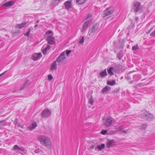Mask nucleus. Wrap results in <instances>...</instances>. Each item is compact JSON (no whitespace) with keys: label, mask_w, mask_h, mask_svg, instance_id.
<instances>
[{"label":"nucleus","mask_w":155,"mask_h":155,"mask_svg":"<svg viewBox=\"0 0 155 155\" xmlns=\"http://www.w3.org/2000/svg\"><path fill=\"white\" fill-rule=\"evenodd\" d=\"M91 15H89L88 16V17H91Z\"/></svg>","instance_id":"55"},{"label":"nucleus","mask_w":155,"mask_h":155,"mask_svg":"<svg viewBox=\"0 0 155 155\" xmlns=\"http://www.w3.org/2000/svg\"><path fill=\"white\" fill-rule=\"evenodd\" d=\"M133 83V81H129V83L130 84H132Z\"/></svg>","instance_id":"52"},{"label":"nucleus","mask_w":155,"mask_h":155,"mask_svg":"<svg viewBox=\"0 0 155 155\" xmlns=\"http://www.w3.org/2000/svg\"><path fill=\"white\" fill-rule=\"evenodd\" d=\"M114 140H108V141L107 142V147H110L114 144Z\"/></svg>","instance_id":"19"},{"label":"nucleus","mask_w":155,"mask_h":155,"mask_svg":"<svg viewBox=\"0 0 155 155\" xmlns=\"http://www.w3.org/2000/svg\"><path fill=\"white\" fill-rule=\"evenodd\" d=\"M114 71V69L113 67H110L107 70V72L111 76L113 74V71Z\"/></svg>","instance_id":"23"},{"label":"nucleus","mask_w":155,"mask_h":155,"mask_svg":"<svg viewBox=\"0 0 155 155\" xmlns=\"http://www.w3.org/2000/svg\"><path fill=\"white\" fill-rule=\"evenodd\" d=\"M39 20H38L36 21V22L37 23H38L39 22Z\"/></svg>","instance_id":"56"},{"label":"nucleus","mask_w":155,"mask_h":155,"mask_svg":"<svg viewBox=\"0 0 155 155\" xmlns=\"http://www.w3.org/2000/svg\"><path fill=\"white\" fill-rule=\"evenodd\" d=\"M139 48L138 45L137 44L136 45L132 47V50L134 51H136L137 49H138Z\"/></svg>","instance_id":"32"},{"label":"nucleus","mask_w":155,"mask_h":155,"mask_svg":"<svg viewBox=\"0 0 155 155\" xmlns=\"http://www.w3.org/2000/svg\"><path fill=\"white\" fill-rule=\"evenodd\" d=\"M18 127H21V125L20 124H18Z\"/></svg>","instance_id":"54"},{"label":"nucleus","mask_w":155,"mask_h":155,"mask_svg":"<svg viewBox=\"0 0 155 155\" xmlns=\"http://www.w3.org/2000/svg\"><path fill=\"white\" fill-rule=\"evenodd\" d=\"M104 144L102 143L101 145H97L96 148L98 149L100 151H101L104 149Z\"/></svg>","instance_id":"22"},{"label":"nucleus","mask_w":155,"mask_h":155,"mask_svg":"<svg viewBox=\"0 0 155 155\" xmlns=\"http://www.w3.org/2000/svg\"><path fill=\"white\" fill-rule=\"evenodd\" d=\"M86 0H76V2L79 4H82L84 3Z\"/></svg>","instance_id":"29"},{"label":"nucleus","mask_w":155,"mask_h":155,"mask_svg":"<svg viewBox=\"0 0 155 155\" xmlns=\"http://www.w3.org/2000/svg\"><path fill=\"white\" fill-rule=\"evenodd\" d=\"M51 112L48 108L43 110L41 113V117L43 118L49 117L51 116Z\"/></svg>","instance_id":"5"},{"label":"nucleus","mask_w":155,"mask_h":155,"mask_svg":"<svg viewBox=\"0 0 155 155\" xmlns=\"http://www.w3.org/2000/svg\"><path fill=\"white\" fill-rule=\"evenodd\" d=\"M14 4V2L12 1H9L2 5L3 7H9L12 6Z\"/></svg>","instance_id":"14"},{"label":"nucleus","mask_w":155,"mask_h":155,"mask_svg":"<svg viewBox=\"0 0 155 155\" xmlns=\"http://www.w3.org/2000/svg\"><path fill=\"white\" fill-rule=\"evenodd\" d=\"M38 140L40 143L44 146L48 147L51 144L50 139L45 136L40 135L38 136Z\"/></svg>","instance_id":"1"},{"label":"nucleus","mask_w":155,"mask_h":155,"mask_svg":"<svg viewBox=\"0 0 155 155\" xmlns=\"http://www.w3.org/2000/svg\"><path fill=\"white\" fill-rule=\"evenodd\" d=\"M114 119L111 117L107 116L103 120L104 125L107 127L110 126Z\"/></svg>","instance_id":"2"},{"label":"nucleus","mask_w":155,"mask_h":155,"mask_svg":"<svg viewBox=\"0 0 155 155\" xmlns=\"http://www.w3.org/2000/svg\"><path fill=\"white\" fill-rule=\"evenodd\" d=\"M120 130V132L121 133H124L125 134L124 131H125V130H124L122 129H121Z\"/></svg>","instance_id":"48"},{"label":"nucleus","mask_w":155,"mask_h":155,"mask_svg":"<svg viewBox=\"0 0 155 155\" xmlns=\"http://www.w3.org/2000/svg\"><path fill=\"white\" fill-rule=\"evenodd\" d=\"M37 124L35 122H34L31 124V126H30L28 127V129L31 130L33 129H35L37 126Z\"/></svg>","instance_id":"21"},{"label":"nucleus","mask_w":155,"mask_h":155,"mask_svg":"<svg viewBox=\"0 0 155 155\" xmlns=\"http://www.w3.org/2000/svg\"><path fill=\"white\" fill-rule=\"evenodd\" d=\"M133 78L135 81H138L141 79V77L140 75H134L133 76Z\"/></svg>","instance_id":"24"},{"label":"nucleus","mask_w":155,"mask_h":155,"mask_svg":"<svg viewBox=\"0 0 155 155\" xmlns=\"http://www.w3.org/2000/svg\"><path fill=\"white\" fill-rule=\"evenodd\" d=\"M62 0H53L52 4L54 6L58 5Z\"/></svg>","instance_id":"25"},{"label":"nucleus","mask_w":155,"mask_h":155,"mask_svg":"<svg viewBox=\"0 0 155 155\" xmlns=\"http://www.w3.org/2000/svg\"><path fill=\"white\" fill-rule=\"evenodd\" d=\"M126 78H127V80H130V77L129 76H127Z\"/></svg>","instance_id":"51"},{"label":"nucleus","mask_w":155,"mask_h":155,"mask_svg":"<svg viewBox=\"0 0 155 155\" xmlns=\"http://www.w3.org/2000/svg\"><path fill=\"white\" fill-rule=\"evenodd\" d=\"M13 150L21 151H23L24 150V149L23 147H19L18 145H15L14 146Z\"/></svg>","instance_id":"17"},{"label":"nucleus","mask_w":155,"mask_h":155,"mask_svg":"<svg viewBox=\"0 0 155 155\" xmlns=\"http://www.w3.org/2000/svg\"><path fill=\"white\" fill-rule=\"evenodd\" d=\"M48 80L49 81L51 80L53 78V76L51 74H49L48 75Z\"/></svg>","instance_id":"37"},{"label":"nucleus","mask_w":155,"mask_h":155,"mask_svg":"<svg viewBox=\"0 0 155 155\" xmlns=\"http://www.w3.org/2000/svg\"><path fill=\"white\" fill-rule=\"evenodd\" d=\"M28 82H25V84L23 85L22 87H21V90H22L24 89V88H25L26 87V86L28 85Z\"/></svg>","instance_id":"33"},{"label":"nucleus","mask_w":155,"mask_h":155,"mask_svg":"<svg viewBox=\"0 0 155 155\" xmlns=\"http://www.w3.org/2000/svg\"><path fill=\"white\" fill-rule=\"evenodd\" d=\"M114 8L112 7L106 8L103 11V13L102 14V17L104 18L112 14L114 12Z\"/></svg>","instance_id":"3"},{"label":"nucleus","mask_w":155,"mask_h":155,"mask_svg":"<svg viewBox=\"0 0 155 155\" xmlns=\"http://www.w3.org/2000/svg\"><path fill=\"white\" fill-rule=\"evenodd\" d=\"M28 23V21L24 22V23H22L20 24H17L16 26L17 28H18L20 29L23 28L25 27V25Z\"/></svg>","instance_id":"20"},{"label":"nucleus","mask_w":155,"mask_h":155,"mask_svg":"<svg viewBox=\"0 0 155 155\" xmlns=\"http://www.w3.org/2000/svg\"><path fill=\"white\" fill-rule=\"evenodd\" d=\"M52 32V31L51 30H48L45 33L46 34H49Z\"/></svg>","instance_id":"46"},{"label":"nucleus","mask_w":155,"mask_h":155,"mask_svg":"<svg viewBox=\"0 0 155 155\" xmlns=\"http://www.w3.org/2000/svg\"><path fill=\"white\" fill-rule=\"evenodd\" d=\"M7 71H4V72H3V73H2L0 74V78L1 77L3 76V75H4L7 72Z\"/></svg>","instance_id":"45"},{"label":"nucleus","mask_w":155,"mask_h":155,"mask_svg":"<svg viewBox=\"0 0 155 155\" xmlns=\"http://www.w3.org/2000/svg\"><path fill=\"white\" fill-rule=\"evenodd\" d=\"M111 90V87L108 86H106L102 90L101 92L103 93H108Z\"/></svg>","instance_id":"15"},{"label":"nucleus","mask_w":155,"mask_h":155,"mask_svg":"<svg viewBox=\"0 0 155 155\" xmlns=\"http://www.w3.org/2000/svg\"><path fill=\"white\" fill-rule=\"evenodd\" d=\"M139 19V18L137 17L135 18V19H136V21H137Z\"/></svg>","instance_id":"50"},{"label":"nucleus","mask_w":155,"mask_h":155,"mask_svg":"<svg viewBox=\"0 0 155 155\" xmlns=\"http://www.w3.org/2000/svg\"><path fill=\"white\" fill-rule=\"evenodd\" d=\"M71 50H67L66 51V53L67 55V56L71 52Z\"/></svg>","instance_id":"43"},{"label":"nucleus","mask_w":155,"mask_h":155,"mask_svg":"<svg viewBox=\"0 0 155 155\" xmlns=\"http://www.w3.org/2000/svg\"><path fill=\"white\" fill-rule=\"evenodd\" d=\"M84 37H82L81 39L79 41V43L80 44H82L84 43Z\"/></svg>","instance_id":"38"},{"label":"nucleus","mask_w":155,"mask_h":155,"mask_svg":"<svg viewBox=\"0 0 155 155\" xmlns=\"http://www.w3.org/2000/svg\"><path fill=\"white\" fill-rule=\"evenodd\" d=\"M99 24L98 23H96L92 28L91 32L92 33L94 32L97 31L99 28Z\"/></svg>","instance_id":"18"},{"label":"nucleus","mask_w":155,"mask_h":155,"mask_svg":"<svg viewBox=\"0 0 155 155\" xmlns=\"http://www.w3.org/2000/svg\"><path fill=\"white\" fill-rule=\"evenodd\" d=\"M119 42L122 48H123L124 45L125 41L123 39H119Z\"/></svg>","instance_id":"30"},{"label":"nucleus","mask_w":155,"mask_h":155,"mask_svg":"<svg viewBox=\"0 0 155 155\" xmlns=\"http://www.w3.org/2000/svg\"><path fill=\"white\" fill-rule=\"evenodd\" d=\"M119 90V89L118 88H116L114 89L113 91V92L114 93H117Z\"/></svg>","instance_id":"41"},{"label":"nucleus","mask_w":155,"mask_h":155,"mask_svg":"<svg viewBox=\"0 0 155 155\" xmlns=\"http://www.w3.org/2000/svg\"><path fill=\"white\" fill-rule=\"evenodd\" d=\"M107 132V131L106 130H102L101 133L103 135L105 134Z\"/></svg>","instance_id":"40"},{"label":"nucleus","mask_w":155,"mask_h":155,"mask_svg":"<svg viewBox=\"0 0 155 155\" xmlns=\"http://www.w3.org/2000/svg\"><path fill=\"white\" fill-rule=\"evenodd\" d=\"M72 1H68L64 3V7L65 9H69L71 7V2Z\"/></svg>","instance_id":"13"},{"label":"nucleus","mask_w":155,"mask_h":155,"mask_svg":"<svg viewBox=\"0 0 155 155\" xmlns=\"http://www.w3.org/2000/svg\"><path fill=\"white\" fill-rule=\"evenodd\" d=\"M89 23V21H87L84 23L82 27L81 32H84L87 30L88 27Z\"/></svg>","instance_id":"11"},{"label":"nucleus","mask_w":155,"mask_h":155,"mask_svg":"<svg viewBox=\"0 0 155 155\" xmlns=\"http://www.w3.org/2000/svg\"><path fill=\"white\" fill-rule=\"evenodd\" d=\"M141 3L135 1L134 3L133 9L136 12H138L141 9Z\"/></svg>","instance_id":"7"},{"label":"nucleus","mask_w":155,"mask_h":155,"mask_svg":"<svg viewBox=\"0 0 155 155\" xmlns=\"http://www.w3.org/2000/svg\"><path fill=\"white\" fill-rule=\"evenodd\" d=\"M28 31L25 34H24V35L26 37L28 36L29 35V34H30V31H31L30 28H28Z\"/></svg>","instance_id":"35"},{"label":"nucleus","mask_w":155,"mask_h":155,"mask_svg":"<svg viewBox=\"0 0 155 155\" xmlns=\"http://www.w3.org/2000/svg\"><path fill=\"white\" fill-rule=\"evenodd\" d=\"M107 83L108 85L113 86L115 84L116 81L114 80H112L111 81H107Z\"/></svg>","instance_id":"26"},{"label":"nucleus","mask_w":155,"mask_h":155,"mask_svg":"<svg viewBox=\"0 0 155 155\" xmlns=\"http://www.w3.org/2000/svg\"><path fill=\"white\" fill-rule=\"evenodd\" d=\"M38 26V24H36V25L35 26H34V27L35 28H36Z\"/></svg>","instance_id":"53"},{"label":"nucleus","mask_w":155,"mask_h":155,"mask_svg":"<svg viewBox=\"0 0 155 155\" xmlns=\"http://www.w3.org/2000/svg\"><path fill=\"white\" fill-rule=\"evenodd\" d=\"M57 62L56 61H54L53 62L52 64L51 65L50 69L51 70H56L57 68Z\"/></svg>","instance_id":"16"},{"label":"nucleus","mask_w":155,"mask_h":155,"mask_svg":"<svg viewBox=\"0 0 155 155\" xmlns=\"http://www.w3.org/2000/svg\"><path fill=\"white\" fill-rule=\"evenodd\" d=\"M143 118H146L147 120L149 121H151L154 119V117L152 114L148 113L146 111H144V114L142 116Z\"/></svg>","instance_id":"6"},{"label":"nucleus","mask_w":155,"mask_h":155,"mask_svg":"<svg viewBox=\"0 0 155 155\" xmlns=\"http://www.w3.org/2000/svg\"><path fill=\"white\" fill-rule=\"evenodd\" d=\"M153 29V28H151L147 32H146V33H149L150 32H151V31H152V30Z\"/></svg>","instance_id":"49"},{"label":"nucleus","mask_w":155,"mask_h":155,"mask_svg":"<svg viewBox=\"0 0 155 155\" xmlns=\"http://www.w3.org/2000/svg\"><path fill=\"white\" fill-rule=\"evenodd\" d=\"M46 39L48 43L49 44L53 45L54 44L55 42L54 40V38L53 36L49 35L47 38Z\"/></svg>","instance_id":"9"},{"label":"nucleus","mask_w":155,"mask_h":155,"mask_svg":"<svg viewBox=\"0 0 155 155\" xmlns=\"http://www.w3.org/2000/svg\"><path fill=\"white\" fill-rule=\"evenodd\" d=\"M147 125L145 124H143L141 125L140 126L139 128L141 130H145L147 128Z\"/></svg>","instance_id":"28"},{"label":"nucleus","mask_w":155,"mask_h":155,"mask_svg":"<svg viewBox=\"0 0 155 155\" xmlns=\"http://www.w3.org/2000/svg\"><path fill=\"white\" fill-rule=\"evenodd\" d=\"M88 103L90 104L91 105H93L94 103V101L92 96H91L89 98Z\"/></svg>","instance_id":"31"},{"label":"nucleus","mask_w":155,"mask_h":155,"mask_svg":"<svg viewBox=\"0 0 155 155\" xmlns=\"http://www.w3.org/2000/svg\"><path fill=\"white\" fill-rule=\"evenodd\" d=\"M18 119L17 118H16L15 119V121L14 122V124L15 125H16L18 123Z\"/></svg>","instance_id":"42"},{"label":"nucleus","mask_w":155,"mask_h":155,"mask_svg":"<svg viewBox=\"0 0 155 155\" xmlns=\"http://www.w3.org/2000/svg\"><path fill=\"white\" fill-rule=\"evenodd\" d=\"M51 47V46L49 45H44L41 48L43 54L44 55L47 54L48 50L50 49Z\"/></svg>","instance_id":"8"},{"label":"nucleus","mask_w":155,"mask_h":155,"mask_svg":"<svg viewBox=\"0 0 155 155\" xmlns=\"http://www.w3.org/2000/svg\"><path fill=\"white\" fill-rule=\"evenodd\" d=\"M5 125V121L2 120L0 121V127H2Z\"/></svg>","instance_id":"39"},{"label":"nucleus","mask_w":155,"mask_h":155,"mask_svg":"<svg viewBox=\"0 0 155 155\" xmlns=\"http://www.w3.org/2000/svg\"><path fill=\"white\" fill-rule=\"evenodd\" d=\"M42 54L41 53H35L33 55L32 58L34 60L36 61L40 59L42 57Z\"/></svg>","instance_id":"10"},{"label":"nucleus","mask_w":155,"mask_h":155,"mask_svg":"<svg viewBox=\"0 0 155 155\" xmlns=\"http://www.w3.org/2000/svg\"><path fill=\"white\" fill-rule=\"evenodd\" d=\"M100 75L102 77L107 76V73L106 69H105L104 71L101 72L100 73Z\"/></svg>","instance_id":"27"},{"label":"nucleus","mask_w":155,"mask_h":155,"mask_svg":"<svg viewBox=\"0 0 155 155\" xmlns=\"http://www.w3.org/2000/svg\"><path fill=\"white\" fill-rule=\"evenodd\" d=\"M114 68V71L115 72L118 73L122 69L123 67L122 65L117 64L116 65L115 67Z\"/></svg>","instance_id":"12"},{"label":"nucleus","mask_w":155,"mask_h":155,"mask_svg":"<svg viewBox=\"0 0 155 155\" xmlns=\"http://www.w3.org/2000/svg\"><path fill=\"white\" fill-rule=\"evenodd\" d=\"M125 134H128L130 132V129H127V130H125V131H124Z\"/></svg>","instance_id":"44"},{"label":"nucleus","mask_w":155,"mask_h":155,"mask_svg":"<svg viewBox=\"0 0 155 155\" xmlns=\"http://www.w3.org/2000/svg\"><path fill=\"white\" fill-rule=\"evenodd\" d=\"M123 56V55L121 53H119L117 55V57L119 59H121Z\"/></svg>","instance_id":"34"},{"label":"nucleus","mask_w":155,"mask_h":155,"mask_svg":"<svg viewBox=\"0 0 155 155\" xmlns=\"http://www.w3.org/2000/svg\"><path fill=\"white\" fill-rule=\"evenodd\" d=\"M65 58L66 55L64 52H62L55 61L58 63V65H59L60 63L64 62V60Z\"/></svg>","instance_id":"4"},{"label":"nucleus","mask_w":155,"mask_h":155,"mask_svg":"<svg viewBox=\"0 0 155 155\" xmlns=\"http://www.w3.org/2000/svg\"><path fill=\"white\" fill-rule=\"evenodd\" d=\"M94 145H92L90 147L89 149L90 150H92L94 148Z\"/></svg>","instance_id":"47"},{"label":"nucleus","mask_w":155,"mask_h":155,"mask_svg":"<svg viewBox=\"0 0 155 155\" xmlns=\"http://www.w3.org/2000/svg\"><path fill=\"white\" fill-rule=\"evenodd\" d=\"M150 35L153 38H155V29L152 33L150 34Z\"/></svg>","instance_id":"36"}]
</instances>
